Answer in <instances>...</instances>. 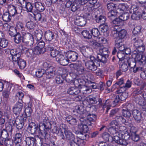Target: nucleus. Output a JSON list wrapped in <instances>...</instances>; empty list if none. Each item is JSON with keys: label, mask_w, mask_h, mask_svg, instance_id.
<instances>
[{"label": "nucleus", "mask_w": 146, "mask_h": 146, "mask_svg": "<svg viewBox=\"0 0 146 146\" xmlns=\"http://www.w3.org/2000/svg\"><path fill=\"white\" fill-rule=\"evenodd\" d=\"M42 126L44 127L43 131H41L40 129H39L38 133L39 135L43 136L45 139H48L50 136L49 131L51 128L49 120L48 119H44L43 122L39 124V127Z\"/></svg>", "instance_id": "f257e3e1"}, {"label": "nucleus", "mask_w": 146, "mask_h": 146, "mask_svg": "<svg viewBox=\"0 0 146 146\" xmlns=\"http://www.w3.org/2000/svg\"><path fill=\"white\" fill-rule=\"evenodd\" d=\"M23 42L26 45L31 46L34 43V38L33 35L29 33H26L23 35Z\"/></svg>", "instance_id": "f03ea898"}, {"label": "nucleus", "mask_w": 146, "mask_h": 146, "mask_svg": "<svg viewBox=\"0 0 146 146\" xmlns=\"http://www.w3.org/2000/svg\"><path fill=\"white\" fill-rule=\"evenodd\" d=\"M89 58L90 60L85 63L86 66L88 69L94 71L97 69V66L95 64V62H96V59L93 56H90Z\"/></svg>", "instance_id": "7ed1b4c3"}, {"label": "nucleus", "mask_w": 146, "mask_h": 146, "mask_svg": "<svg viewBox=\"0 0 146 146\" xmlns=\"http://www.w3.org/2000/svg\"><path fill=\"white\" fill-rule=\"evenodd\" d=\"M86 99L88 102L91 104H96L98 102L100 106H102L103 104L102 99L96 96L90 95L87 97Z\"/></svg>", "instance_id": "20e7f679"}, {"label": "nucleus", "mask_w": 146, "mask_h": 146, "mask_svg": "<svg viewBox=\"0 0 146 146\" xmlns=\"http://www.w3.org/2000/svg\"><path fill=\"white\" fill-rule=\"evenodd\" d=\"M38 127L37 125H36L35 123L31 122L29 123L27 128V129L29 132L32 134H36L37 132H38L39 130Z\"/></svg>", "instance_id": "39448f33"}, {"label": "nucleus", "mask_w": 146, "mask_h": 146, "mask_svg": "<svg viewBox=\"0 0 146 146\" xmlns=\"http://www.w3.org/2000/svg\"><path fill=\"white\" fill-rule=\"evenodd\" d=\"M56 61L60 64L62 66H66L68 63V60L66 58L64 55L60 54L58 55L56 59Z\"/></svg>", "instance_id": "423d86ee"}, {"label": "nucleus", "mask_w": 146, "mask_h": 146, "mask_svg": "<svg viewBox=\"0 0 146 146\" xmlns=\"http://www.w3.org/2000/svg\"><path fill=\"white\" fill-rule=\"evenodd\" d=\"M78 54L75 52L72 51H69L66 53V56L68 61H75L77 59Z\"/></svg>", "instance_id": "0eeeda50"}, {"label": "nucleus", "mask_w": 146, "mask_h": 146, "mask_svg": "<svg viewBox=\"0 0 146 146\" xmlns=\"http://www.w3.org/2000/svg\"><path fill=\"white\" fill-rule=\"evenodd\" d=\"M134 101L136 103L141 106V107L140 108L141 112L142 111H144L146 110V107L145 106V103L143 99L141 97L139 96H137L135 98Z\"/></svg>", "instance_id": "6e6552de"}, {"label": "nucleus", "mask_w": 146, "mask_h": 146, "mask_svg": "<svg viewBox=\"0 0 146 146\" xmlns=\"http://www.w3.org/2000/svg\"><path fill=\"white\" fill-rule=\"evenodd\" d=\"M45 49L46 51L50 52V55L52 57L56 58L58 55L60 54L58 51L54 49L51 44L47 46Z\"/></svg>", "instance_id": "1a4fd4ad"}, {"label": "nucleus", "mask_w": 146, "mask_h": 146, "mask_svg": "<svg viewBox=\"0 0 146 146\" xmlns=\"http://www.w3.org/2000/svg\"><path fill=\"white\" fill-rule=\"evenodd\" d=\"M23 104L19 102H17L13 108L14 113L16 115H19L23 109Z\"/></svg>", "instance_id": "9d476101"}, {"label": "nucleus", "mask_w": 146, "mask_h": 146, "mask_svg": "<svg viewBox=\"0 0 146 146\" xmlns=\"http://www.w3.org/2000/svg\"><path fill=\"white\" fill-rule=\"evenodd\" d=\"M75 108V111L78 114L76 115L80 117L82 115L86 116L87 112L84 109V107L83 105H80L76 106Z\"/></svg>", "instance_id": "9b49d317"}, {"label": "nucleus", "mask_w": 146, "mask_h": 146, "mask_svg": "<svg viewBox=\"0 0 146 146\" xmlns=\"http://www.w3.org/2000/svg\"><path fill=\"white\" fill-rule=\"evenodd\" d=\"M70 67L73 68L74 69H76L79 74H81L84 73V67L82 66L81 62L78 63H76L70 64Z\"/></svg>", "instance_id": "f8f14e48"}, {"label": "nucleus", "mask_w": 146, "mask_h": 146, "mask_svg": "<svg viewBox=\"0 0 146 146\" xmlns=\"http://www.w3.org/2000/svg\"><path fill=\"white\" fill-rule=\"evenodd\" d=\"M19 8L18 6H15L12 5H10L8 6V12L11 16L14 17L18 14L17 11Z\"/></svg>", "instance_id": "ddd939ff"}, {"label": "nucleus", "mask_w": 146, "mask_h": 146, "mask_svg": "<svg viewBox=\"0 0 146 146\" xmlns=\"http://www.w3.org/2000/svg\"><path fill=\"white\" fill-rule=\"evenodd\" d=\"M38 141H37L36 140L35 137H27L26 138L25 141L26 144L29 146H34L35 145H36V143L38 142H40V139Z\"/></svg>", "instance_id": "4468645a"}, {"label": "nucleus", "mask_w": 146, "mask_h": 146, "mask_svg": "<svg viewBox=\"0 0 146 146\" xmlns=\"http://www.w3.org/2000/svg\"><path fill=\"white\" fill-rule=\"evenodd\" d=\"M10 52L12 56L13 61H16V60H17L21 56V53L18 52L16 49L11 50Z\"/></svg>", "instance_id": "2eb2a0df"}, {"label": "nucleus", "mask_w": 146, "mask_h": 146, "mask_svg": "<svg viewBox=\"0 0 146 146\" xmlns=\"http://www.w3.org/2000/svg\"><path fill=\"white\" fill-rule=\"evenodd\" d=\"M96 115H95L90 114L87 116V118L85 122L87 125L89 126H92L96 119Z\"/></svg>", "instance_id": "dca6fc26"}, {"label": "nucleus", "mask_w": 146, "mask_h": 146, "mask_svg": "<svg viewBox=\"0 0 146 146\" xmlns=\"http://www.w3.org/2000/svg\"><path fill=\"white\" fill-rule=\"evenodd\" d=\"M132 12H133V13L131 15V19L134 20L139 19L141 17V13L138 11L135 12L133 9L131 8L129 10V12L131 13Z\"/></svg>", "instance_id": "f3484780"}, {"label": "nucleus", "mask_w": 146, "mask_h": 146, "mask_svg": "<svg viewBox=\"0 0 146 146\" xmlns=\"http://www.w3.org/2000/svg\"><path fill=\"white\" fill-rule=\"evenodd\" d=\"M136 61H137L136 59L129 57H127L125 59V62L128 63V66L131 68L136 66Z\"/></svg>", "instance_id": "a211bd4d"}, {"label": "nucleus", "mask_w": 146, "mask_h": 146, "mask_svg": "<svg viewBox=\"0 0 146 146\" xmlns=\"http://www.w3.org/2000/svg\"><path fill=\"white\" fill-rule=\"evenodd\" d=\"M131 39L132 41L134 43V45L135 48L143 45L142 40L139 39L137 37L132 36Z\"/></svg>", "instance_id": "6ab92c4d"}, {"label": "nucleus", "mask_w": 146, "mask_h": 146, "mask_svg": "<svg viewBox=\"0 0 146 146\" xmlns=\"http://www.w3.org/2000/svg\"><path fill=\"white\" fill-rule=\"evenodd\" d=\"M80 89L77 87H72L69 88L67 90V93L70 95H75L80 93Z\"/></svg>", "instance_id": "aec40b11"}, {"label": "nucleus", "mask_w": 146, "mask_h": 146, "mask_svg": "<svg viewBox=\"0 0 146 146\" xmlns=\"http://www.w3.org/2000/svg\"><path fill=\"white\" fill-rule=\"evenodd\" d=\"M35 7L34 11H36L38 12H41L43 11L45 9L44 7L42 4L40 2H36L35 3Z\"/></svg>", "instance_id": "412c9836"}, {"label": "nucleus", "mask_w": 146, "mask_h": 146, "mask_svg": "<svg viewBox=\"0 0 146 146\" xmlns=\"http://www.w3.org/2000/svg\"><path fill=\"white\" fill-rule=\"evenodd\" d=\"M75 22L77 25L83 27L86 23V19L82 17H78L76 18Z\"/></svg>", "instance_id": "4be33fe9"}, {"label": "nucleus", "mask_w": 146, "mask_h": 146, "mask_svg": "<svg viewBox=\"0 0 146 146\" xmlns=\"http://www.w3.org/2000/svg\"><path fill=\"white\" fill-rule=\"evenodd\" d=\"M132 115L135 120L137 121H139L142 118L141 112L137 110H133Z\"/></svg>", "instance_id": "5701e85b"}, {"label": "nucleus", "mask_w": 146, "mask_h": 146, "mask_svg": "<svg viewBox=\"0 0 146 146\" xmlns=\"http://www.w3.org/2000/svg\"><path fill=\"white\" fill-rule=\"evenodd\" d=\"M14 64L17 63L19 68L21 69H23L26 66V63L25 61L19 57L16 61H13Z\"/></svg>", "instance_id": "b1692460"}, {"label": "nucleus", "mask_w": 146, "mask_h": 146, "mask_svg": "<svg viewBox=\"0 0 146 146\" xmlns=\"http://www.w3.org/2000/svg\"><path fill=\"white\" fill-rule=\"evenodd\" d=\"M115 46L118 48L120 52H124V50L125 49L124 45L123 44L121 39H118L115 41Z\"/></svg>", "instance_id": "393cba45"}, {"label": "nucleus", "mask_w": 146, "mask_h": 146, "mask_svg": "<svg viewBox=\"0 0 146 146\" xmlns=\"http://www.w3.org/2000/svg\"><path fill=\"white\" fill-rule=\"evenodd\" d=\"M79 9H80V10H83L86 9V8L84 9V6H81L79 3L78 4V3L74 2H73L71 8V10L73 12H75Z\"/></svg>", "instance_id": "a878e982"}, {"label": "nucleus", "mask_w": 146, "mask_h": 146, "mask_svg": "<svg viewBox=\"0 0 146 146\" xmlns=\"http://www.w3.org/2000/svg\"><path fill=\"white\" fill-rule=\"evenodd\" d=\"M63 77L66 81L68 83L73 81L75 78L74 76V74L73 73L63 75Z\"/></svg>", "instance_id": "bb28decb"}, {"label": "nucleus", "mask_w": 146, "mask_h": 146, "mask_svg": "<svg viewBox=\"0 0 146 146\" xmlns=\"http://www.w3.org/2000/svg\"><path fill=\"white\" fill-rule=\"evenodd\" d=\"M64 134L66 139L69 140H74L75 139L74 135L70 130H64Z\"/></svg>", "instance_id": "cd10ccee"}, {"label": "nucleus", "mask_w": 146, "mask_h": 146, "mask_svg": "<svg viewBox=\"0 0 146 146\" xmlns=\"http://www.w3.org/2000/svg\"><path fill=\"white\" fill-rule=\"evenodd\" d=\"M94 17L96 18V22L98 23H104V22L106 20V17L104 15H100L98 16V15H96Z\"/></svg>", "instance_id": "c85d7f7f"}, {"label": "nucleus", "mask_w": 146, "mask_h": 146, "mask_svg": "<svg viewBox=\"0 0 146 146\" xmlns=\"http://www.w3.org/2000/svg\"><path fill=\"white\" fill-rule=\"evenodd\" d=\"M21 116L18 115L16 118L15 123L17 128L18 129H21L23 128L24 123L22 122H21V119H20V117Z\"/></svg>", "instance_id": "c756f323"}, {"label": "nucleus", "mask_w": 146, "mask_h": 146, "mask_svg": "<svg viewBox=\"0 0 146 146\" xmlns=\"http://www.w3.org/2000/svg\"><path fill=\"white\" fill-rule=\"evenodd\" d=\"M141 65H143L146 63V55H140L136 59Z\"/></svg>", "instance_id": "7c9ffc66"}, {"label": "nucleus", "mask_w": 146, "mask_h": 146, "mask_svg": "<svg viewBox=\"0 0 146 146\" xmlns=\"http://www.w3.org/2000/svg\"><path fill=\"white\" fill-rule=\"evenodd\" d=\"M127 34V31L124 29H121L118 32V36L119 39H121V41L122 39H125L126 38Z\"/></svg>", "instance_id": "2f4dec72"}, {"label": "nucleus", "mask_w": 146, "mask_h": 146, "mask_svg": "<svg viewBox=\"0 0 146 146\" xmlns=\"http://www.w3.org/2000/svg\"><path fill=\"white\" fill-rule=\"evenodd\" d=\"M9 135L7 131L5 129L0 130V138L6 140L8 138Z\"/></svg>", "instance_id": "473e14b6"}, {"label": "nucleus", "mask_w": 146, "mask_h": 146, "mask_svg": "<svg viewBox=\"0 0 146 146\" xmlns=\"http://www.w3.org/2000/svg\"><path fill=\"white\" fill-rule=\"evenodd\" d=\"M45 36L46 40L51 41L54 38V33L52 32L48 31L45 33Z\"/></svg>", "instance_id": "72a5a7b5"}, {"label": "nucleus", "mask_w": 146, "mask_h": 146, "mask_svg": "<svg viewBox=\"0 0 146 146\" xmlns=\"http://www.w3.org/2000/svg\"><path fill=\"white\" fill-rule=\"evenodd\" d=\"M22 135L21 133H17L15 134L14 138V142L15 145L21 143L22 141Z\"/></svg>", "instance_id": "f704fd0d"}, {"label": "nucleus", "mask_w": 146, "mask_h": 146, "mask_svg": "<svg viewBox=\"0 0 146 146\" xmlns=\"http://www.w3.org/2000/svg\"><path fill=\"white\" fill-rule=\"evenodd\" d=\"M10 85H8V86L7 89L5 90L2 92V96L4 98L8 99L10 94V91L11 88V86H9Z\"/></svg>", "instance_id": "c9c22d12"}, {"label": "nucleus", "mask_w": 146, "mask_h": 146, "mask_svg": "<svg viewBox=\"0 0 146 146\" xmlns=\"http://www.w3.org/2000/svg\"><path fill=\"white\" fill-rule=\"evenodd\" d=\"M66 120L69 124L72 125H75L77 121V120L75 118L71 115L67 116L66 118Z\"/></svg>", "instance_id": "e433bc0d"}, {"label": "nucleus", "mask_w": 146, "mask_h": 146, "mask_svg": "<svg viewBox=\"0 0 146 146\" xmlns=\"http://www.w3.org/2000/svg\"><path fill=\"white\" fill-rule=\"evenodd\" d=\"M12 16L8 12H5L3 14L2 17L3 21L5 22H9L11 19Z\"/></svg>", "instance_id": "4c0bfd02"}, {"label": "nucleus", "mask_w": 146, "mask_h": 146, "mask_svg": "<svg viewBox=\"0 0 146 146\" xmlns=\"http://www.w3.org/2000/svg\"><path fill=\"white\" fill-rule=\"evenodd\" d=\"M80 93H82L83 94H86L89 93L91 92V90L89 87L87 86L82 85L81 87V89H80Z\"/></svg>", "instance_id": "58836bf2"}, {"label": "nucleus", "mask_w": 146, "mask_h": 146, "mask_svg": "<svg viewBox=\"0 0 146 146\" xmlns=\"http://www.w3.org/2000/svg\"><path fill=\"white\" fill-rule=\"evenodd\" d=\"M15 42L17 44L19 43L23 40V36H22L21 34L18 33V34L14 37Z\"/></svg>", "instance_id": "ea45409f"}, {"label": "nucleus", "mask_w": 146, "mask_h": 146, "mask_svg": "<svg viewBox=\"0 0 146 146\" xmlns=\"http://www.w3.org/2000/svg\"><path fill=\"white\" fill-rule=\"evenodd\" d=\"M96 0H79L78 2L81 6L86 5L88 3L89 4H93L96 2Z\"/></svg>", "instance_id": "a19ab883"}, {"label": "nucleus", "mask_w": 146, "mask_h": 146, "mask_svg": "<svg viewBox=\"0 0 146 146\" xmlns=\"http://www.w3.org/2000/svg\"><path fill=\"white\" fill-rule=\"evenodd\" d=\"M33 6V5L31 3L27 2L24 8L26 9V11L27 12H33L34 10Z\"/></svg>", "instance_id": "79ce46f5"}, {"label": "nucleus", "mask_w": 146, "mask_h": 146, "mask_svg": "<svg viewBox=\"0 0 146 146\" xmlns=\"http://www.w3.org/2000/svg\"><path fill=\"white\" fill-rule=\"evenodd\" d=\"M112 22L114 24L119 26H123L124 25V22L122 21L120 17L114 19Z\"/></svg>", "instance_id": "37998d69"}, {"label": "nucleus", "mask_w": 146, "mask_h": 146, "mask_svg": "<svg viewBox=\"0 0 146 146\" xmlns=\"http://www.w3.org/2000/svg\"><path fill=\"white\" fill-rule=\"evenodd\" d=\"M108 26L107 23H102L99 27V29L102 32L105 33L107 31Z\"/></svg>", "instance_id": "c03bdc74"}, {"label": "nucleus", "mask_w": 146, "mask_h": 146, "mask_svg": "<svg viewBox=\"0 0 146 146\" xmlns=\"http://www.w3.org/2000/svg\"><path fill=\"white\" fill-rule=\"evenodd\" d=\"M115 119L118 124L121 123L125 124L126 122V119L121 116H116Z\"/></svg>", "instance_id": "a18cd8bd"}, {"label": "nucleus", "mask_w": 146, "mask_h": 146, "mask_svg": "<svg viewBox=\"0 0 146 146\" xmlns=\"http://www.w3.org/2000/svg\"><path fill=\"white\" fill-rule=\"evenodd\" d=\"M18 33L15 27L13 26L10 27L9 29V33L11 36L14 37L18 34Z\"/></svg>", "instance_id": "49530a36"}, {"label": "nucleus", "mask_w": 146, "mask_h": 146, "mask_svg": "<svg viewBox=\"0 0 146 146\" xmlns=\"http://www.w3.org/2000/svg\"><path fill=\"white\" fill-rule=\"evenodd\" d=\"M108 130L109 132L112 135H119V133L116 130L115 127H108Z\"/></svg>", "instance_id": "de8ad7c7"}, {"label": "nucleus", "mask_w": 146, "mask_h": 146, "mask_svg": "<svg viewBox=\"0 0 146 146\" xmlns=\"http://www.w3.org/2000/svg\"><path fill=\"white\" fill-rule=\"evenodd\" d=\"M141 28L140 26H137L135 27L133 31V36H135V35L139 34L141 32Z\"/></svg>", "instance_id": "09e8293b"}, {"label": "nucleus", "mask_w": 146, "mask_h": 146, "mask_svg": "<svg viewBox=\"0 0 146 146\" xmlns=\"http://www.w3.org/2000/svg\"><path fill=\"white\" fill-rule=\"evenodd\" d=\"M81 33L85 38L89 39L91 38L92 37L91 35L89 33V32L87 30H84Z\"/></svg>", "instance_id": "8fccbe9b"}, {"label": "nucleus", "mask_w": 146, "mask_h": 146, "mask_svg": "<svg viewBox=\"0 0 146 146\" xmlns=\"http://www.w3.org/2000/svg\"><path fill=\"white\" fill-rule=\"evenodd\" d=\"M122 114L126 118H130L131 116V113L130 111L123 109L122 110Z\"/></svg>", "instance_id": "3c124183"}, {"label": "nucleus", "mask_w": 146, "mask_h": 146, "mask_svg": "<svg viewBox=\"0 0 146 146\" xmlns=\"http://www.w3.org/2000/svg\"><path fill=\"white\" fill-rule=\"evenodd\" d=\"M117 5L111 1L107 5V7L108 10L110 11H114L116 9Z\"/></svg>", "instance_id": "603ef678"}, {"label": "nucleus", "mask_w": 146, "mask_h": 146, "mask_svg": "<svg viewBox=\"0 0 146 146\" xmlns=\"http://www.w3.org/2000/svg\"><path fill=\"white\" fill-rule=\"evenodd\" d=\"M44 48H41L36 46L34 49V54L37 55L42 54L44 53Z\"/></svg>", "instance_id": "864d4df0"}, {"label": "nucleus", "mask_w": 146, "mask_h": 146, "mask_svg": "<svg viewBox=\"0 0 146 146\" xmlns=\"http://www.w3.org/2000/svg\"><path fill=\"white\" fill-rule=\"evenodd\" d=\"M91 34L95 37L98 36L100 35L98 29L96 28H93L91 31Z\"/></svg>", "instance_id": "5fc2aeb1"}, {"label": "nucleus", "mask_w": 146, "mask_h": 146, "mask_svg": "<svg viewBox=\"0 0 146 146\" xmlns=\"http://www.w3.org/2000/svg\"><path fill=\"white\" fill-rule=\"evenodd\" d=\"M99 49L100 52L101 53V54L106 56H108L109 52L108 48H99Z\"/></svg>", "instance_id": "6e6d98bb"}, {"label": "nucleus", "mask_w": 146, "mask_h": 146, "mask_svg": "<svg viewBox=\"0 0 146 146\" xmlns=\"http://www.w3.org/2000/svg\"><path fill=\"white\" fill-rule=\"evenodd\" d=\"M26 54L29 57H33L35 55L34 50L31 48H26Z\"/></svg>", "instance_id": "4d7b16f0"}, {"label": "nucleus", "mask_w": 146, "mask_h": 146, "mask_svg": "<svg viewBox=\"0 0 146 146\" xmlns=\"http://www.w3.org/2000/svg\"><path fill=\"white\" fill-rule=\"evenodd\" d=\"M139 4L138 9H142L144 6H146V0H137Z\"/></svg>", "instance_id": "13d9d810"}, {"label": "nucleus", "mask_w": 146, "mask_h": 146, "mask_svg": "<svg viewBox=\"0 0 146 146\" xmlns=\"http://www.w3.org/2000/svg\"><path fill=\"white\" fill-rule=\"evenodd\" d=\"M8 44V41L5 38H3L0 40V46L3 48H5Z\"/></svg>", "instance_id": "bf43d9fd"}, {"label": "nucleus", "mask_w": 146, "mask_h": 146, "mask_svg": "<svg viewBox=\"0 0 146 146\" xmlns=\"http://www.w3.org/2000/svg\"><path fill=\"white\" fill-rule=\"evenodd\" d=\"M4 144L5 146H14V145L13 140L9 138L4 140Z\"/></svg>", "instance_id": "052dcab7"}, {"label": "nucleus", "mask_w": 146, "mask_h": 146, "mask_svg": "<svg viewBox=\"0 0 146 146\" xmlns=\"http://www.w3.org/2000/svg\"><path fill=\"white\" fill-rule=\"evenodd\" d=\"M129 15L128 12L124 13L122 14L120 16V17L123 22L124 21L127 20L129 18Z\"/></svg>", "instance_id": "680f3d73"}, {"label": "nucleus", "mask_w": 146, "mask_h": 146, "mask_svg": "<svg viewBox=\"0 0 146 146\" xmlns=\"http://www.w3.org/2000/svg\"><path fill=\"white\" fill-rule=\"evenodd\" d=\"M32 111V110L31 107L29 106L27 107L25 110V116L28 117L30 116Z\"/></svg>", "instance_id": "e2e57ef3"}, {"label": "nucleus", "mask_w": 146, "mask_h": 146, "mask_svg": "<svg viewBox=\"0 0 146 146\" xmlns=\"http://www.w3.org/2000/svg\"><path fill=\"white\" fill-rule=\"evenodd\" d=\"M131 137L132 139L134 141L137 142L139 139V135L136 133L133 132L131 133Z\"/></svg>", "instance_id": "0e129e2a"}, {"label": "nucleus", "mask_w": 146, "mask_h": 146, "mask_svg": "<svg viewBox=\"0 0 146 146\" xmlns=\"http://www.w3.org/2000/svg\"><path fill=\"white\" fill-rule=\"evenodd\" d=\"M26 27L28 29H33L35 27V23L31 21H28L26 23Z\"/></svg>", "instance_id": "69168bd1"}, {"label": "nucleus", "mask_w": 146, "mask_h": 146, "mask_svg": "<svg viewBox=\"0 0 146 146\" xmlns=\"http://www.w3.org/2000/svg\"><path fill=\"white\" fill-rule=\"evenodd\" d=\"M79 128L82 130V131L84 132L87 133L88 131V128L87 125L83 124L80 125Z\"/></svg>", "instance_id": "338daca9"}, {"label": "nucleus", "mask_w": 146, "mask_h": 146, "mask_svg": "<svg viewBox=\"0 0 146 146\" xmlns=\"http://www.w3.org/2000/svg\"><path fill=\"white\" fill-rule=\"evenodd\" d=\"M102 138L106 141H109L110 140L112 139V137L110 136L109 134L106 133L103 134Z\"/></svg>", "instance_id": "774afa93"}]
</instances>
